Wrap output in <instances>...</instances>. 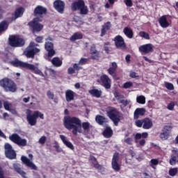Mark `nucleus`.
I'll return each mask as SVG.
<instances>
[{
  "label": "nucleus",
  "mask_w": 178,
  "mask_h": 178,
  "mask_svg": "<svg viewBox=\"0 0 178 178\" xmlns=\"http://www.w3.org/2000/svg\"><path fill=\"white\" fill-rule=\"evenodd\" d=\"M0 86L6 92H16L17 91V84L9 78L6 77L0 80Z\"/></svg>",
  "instance_id": "obj_4"
},
{
  "label": "nucleus",
  "mask_w": 178,
  "mask_h": 178,
  "mask_svg": "<svg viewBox=\"0 0 178 178\" xmlns=\"http://www.w3.org/2000/svg\"><path fill=\"white\" fill-rule=\"evenodd\" d=\"M81 69H83V67L79 66V64L74 63L73 65V67H70L68 68L67 73L68 74H74V73H76V72H79V70H81Z\"/></svg>",
  "instance_id": "obj_34"
},
{
  "label": "nucleus",
  "mask_w": 178,
  "mask_h": 178,
  "mask_svg": "<svg viewBox=\"0 0 178 178\" xmlns=\"http://www.w3.org/2000/svg\"><path fill=\"white\" fill-rule=\"evenodd\" d=\"M170 133H172V126L170 125H165L163 127L162 129V133L160 134V138L163 141H165L170 137Z\"/></svg>",
  "instance_id": "obj_13"
},
{
  "label": "nucleus",
  "mask_w": 178,
  "mask_h": 178,
  "mask_svg": "<svg viewBox=\"0 0 178 178\" xmlns=\"http://www.w3.org/2000/svg\"><path fill=\"white\" fill-rule=\"evenodd\" d=\"M139 36L145 38V40H149V34L145 31H141L139 33Z\"/></svg>",
  "instance_id": "obj_47"
},
{
  "label": "nucleus",
  "mask_w": 178,
  "mask_h": 178,
  "mask_svg": "<svg viewBox=\"0 0 178 178\" xmlns=\"http://www.w3.org/2000/svg\"><path fill=\"white\" fill-rule=\"evenodd\" d=\"M124 2L129 8H131V6H133V1L131 0H124Z\"/></svg>",
  "instance_id": "obj_60"
},
{
  "label": "nucleus",
  "mask_w": 178,
  "mask_h": 178,
  "mask_svg": "<svg viewBox=\"0 0 178 178\" xmlns=\"http://www.w3.org/2000/svg\"><path fill=\"white\" fill-rule=\"evenodd\" d=\"M119 103L122 104L123 108H126V106H127V105H129V101L124 100V99L119 100Z\"/></svg>",
  "instance_id": "obj_58"
},
{
  "label": "nucleus",
  "mask_w": 178,
  "mask_h": 178,
  "mask_svg": "<svg viewBox=\"0 0 178 178\" xmlns=\"http://www.w3.org/2000/svg\"><path fill=\"white\" fill-rule=\"evenodd\" d=\"M40 22H41L40 17H35L33 20L28 23V26L31 29L33 34H34V33H40V31H42V29H44V25L41 24Z\"/></svg>",
  "instance_id": "obj_8"
},
{
  "label": "nucleus",
  "mask_w": 178,
  "mask_h": 178,
  "mask_svg": "<svg viewBox=\"0 0 178 178\" xmlns=\"http://www.w3.org/2000/svg\"><path fill=\"white\" fill-rule=\"evenodd\" d=\"M54 43L52 42H46L44 44V49L48 52L47 55L46 56L45 59L47 60H50L49 58H52V56H55L56 51L54 49Z\"/></svg>",
  "instance_id": "obj_10"
},
{
  "label": "nucleus",
  "mask_w": 178,
  "mask_h": 178,
  "mask_svg": "<svg viewBox=\"0 0 178 178\" xmlns=\"http://www.w3.org/2000/svg\"><path fill=\"white\" fill-rule=\"evenodd\" d=\"M90 59L92 60H99V58H101V54L99 51L97 50V46L95 44H92L90 48Z\"/></svg>",
  "instance_id": "obj_19"
},
{
  "label": "nucleus",
  "mask_w": 178,
  "mask_h": 178,
  "mask_svg": "<svg viewBox=\"0 0 178 178\" xmlns=\"http://www.w3.org/2000/svg\"><path fill=\"white\" fill-rule=\"evenodd\" d=\"M133 86V83L128 81L126 82L123 84V88L127 89V88H131V87Z\"/></svg>",
  "instance_id": "obj_52"
},
{
  "label": "nucleus",
  "mask_w": 178,
  "mask_h": 178,
  "mask_svg": "<svg viewBox=\"0 0 178 178\" xmlns=\"http://www.w3.org/2000/svg\"><path fill=\"white\" fill-rule=\"evenodd\" d=\"M129 76L131 77V79H139L140 77L138 75H137V72H131Z\"/></svg>",
  "instance_id": "obj_59"
},
{
  "label": "nucleus",
  "mask_w": 178,
  "mask_h": 178,
  "mask_svg": "<svg viewBox=\"0 0 178 178\" xmlns=\"http://www.w3.org/2000/svg\"><path fill=\"white\" fill-rule=\"evenodd\" d=\"M76 40H83V33L76 32L70 38V41L72 42L76 41Z\"/></svg>",
  "instance_id": "obj_40"
},
{
  "label": "nucleus",
  "mask_w": 178,
  "mask_h": 178,
  "mask_svg": "<svg viewBox=\"0 0 178 178\" xmlns=\"http://www.w3.org/2000/svg\"><path fill=\"white\" fill-rule=\"evenodd\" d=\"M159 164V160L158 159H152L150 160V167L152 169H156V165Z\"/></svg>",
  "instance_id": "obj_43"
},
{
  "label": "nucleus",
  "mask_w": 178,
  "mask_h": 178,
  "mask_svg": "<svg viewBox=\"0 0 178 178\" xmlns=\"http://www.w3.org/2000/svg\"><path fill=\"white\" fill-rule=\"evenodd\" d=\"M33 111L30 109L26 111V120L29 126H35L37 124V120L38 118L40 119H44V114L38 111H35L33 113Z\"/></svg>",
  "instance_id": "obj_5"
},
{
  "label": "nucleus",
  "mask_w": 178,
  "mask_h": 178,
  "mask_svg": "<svg viewBox=\"0 0 178 178\" xmlns=\"http://www.w3.org/2000/svg\"><path fill=\"white\" fill-rule=\"evenodd\" d=\"M47 8L42 6H37L33 10V15L35 17H42L44 15H47Z\"/></svg>",
  "instance_id": "obj_17"
},
{
  "label": "nucleus",
  "mask_w": 178,
  "mask_h": 178,
  "mask_svg": "<svg viewBox=\"0 0 178 178\" xmlns=\"http://www.w3.org/2000/svg\"><path fill=\"white\" fill-rule=\"evenodd\" d=\"M65 98L67 102H70V101H73V99H74V92L70 90H67L65 92Z\"/></svg>",
  "instance_id": "obj_37"
},
{
  "label": "nucleus",
  "mask_w": 178,
  "mask_h": 178,
  "mask_svg": "<svg viewBox=\"0 0 178 178\" xmlns=\"http://www.w3.org/2000/svg\"><path fill=\"white\" fill-rule=\"evenodd\" d=\"M139 51L142 54H149V52H154V47L152 44H143L139 47Z\"/></svg>",
  "instance_id": "obj_21"
},
{
  "label": "nucleus",
  "mask_w": 178,
  "mask_h": 178,
  "mask_svg": "<svg viewBox=\"0 0 178 178\" xmlns=\"http://www.w3.org/2000/svg\"><path fill=\"white\" fill-rule=\"evenodd\" d=\"M112 169L115 172H119L120 170V164L119 163V152H115L113 154L112 161H111Z\"/></svg>",
  "instance_id": "obj_14"
},
{
  "label": "nucleus",
  "mask_w": 178,
  "mask_h": 178,
  "mask_svg": "<svg viewBox=\"0 0 178 178\" xmlns=\"http://www.w3.org/2000/svg\"><path fill=\"white\" fill-rule=\"evenodd\" d=\"M118 69V64L116 62H113L111 63V67H110L107 72L110 76H112L113 79H116V70Z\"/></svg>",
  "instance_id": "obj_24"
},
{
  "label": "nucleus",
  "mask_w": 178,
  "mask_h": 178,
  "mask_svg": "<svg viewBox=\"0 0 178 178\" xmlns=\"http://www.w3.org/2000/svg\"><path fill=\"white\" fill-rule=\"evenodd\" d=\"M176 104H175V102H170L168 105V106H167V109H168L169 111H173V109H175V106Z\"/></svg>",
  "instance_id": "obj_56"
},
{
  "label": "nucleus",
  "mask_w": 178,
  "mask_h": 178,
  "mask_svg": "<svg viewBox=\"0 0 178 178\" xmlns=\"http://www.w3.org/2000/svg\"><path fill=\"white\" fill-rule=\"evenodd\" d=\"M129 154L132 158H134V156H136V152H134V151L131 149L129 150Z\"/></svg>",
  "instance_id": "obj_64"
},
{
  "label": "nucleus",
  "mask_w": 178,
  "mask_h": 178,
  "mask_svg": "<svg viewBox=\"0 0 178 178\" xmlns=\"http://www.w3.org/2000/svg\"><path fill=\"white\" fill-rule=\"evenodd\" d=\"M10 141L17 144L19 147H26L27 145V140L22 138L17 134H13L9 136Z\"/></svg>",
  "instance_id": "obj_9"
},
{
  "label": "nucleus",
  "mask_w": 178,
  "mask_h": 178,
  "mask_svg": "<svg viewBox=\"0 0 178 178\" xmlns=\"http://www.w3.org/2000/svg\"><path fill=\"white\" fill-rule=\"evenodd\" d=\"M20 164L15 163L13 164V168H14V170H15V172H17V173H18V175H20V176H22V177L23 178H27V176H26V175H27L26 173V172H24L23 170H22V168L20 167Z\"/></svg>",
  "instance_id": "obj_26"
},
{
  "label": "nucleus",
  "mask_w": 178,
  "mask_h": 178,
  "mask_svg": "<svg viewBox=\"0 0 178 178\" xmlns=\"http://www.w3.org/2000/svg\"><path fill=\"white\" fill-rule=\"evenodd\" d=\"M80 15H88V7L86 6V3L83 4V6L79 9Z\"/></svg>",
  "instance_id": "obj_42"
},
{
  "label": "nucleus",
  "mask_w": 178,
  "mask_h": 178,
  "mask_svg": "<svg viewBox=\"0 0 178 178\" xmlns=\"http://www.w3.org/2000/svg\"><path fill=\"white\" fill-rule=\"evenodd\" d=\"M47 60L51 62L54 67H60V66L63 65V61H62V59H60L59 57H54L52 59L49 58V60Z\"/></svg>",
  "instance_id": "obj_25"
},
{
  "label": "nucleus",
  "mask_w": 178,
  "mask_h": 178,
  "mask_svg": "<svg viewBox=\"0 0 178 178\" xmlns=\"http://www.w3.org/2000/svg\"><path fill=\"white\" fill-rule=\"evenodd\" d=\"M47 95L49 99H54V98L55 97V95L54 94V92H51V90L47 91Z\"/></svg>",
  "instance_id": "obj_55"
},
{
  "label": "nucleus",
  "mask_w": 178,
  "mask_h": 178,
  "mask_svg": "<svg viewBox=\"0 0 178 178\" xmlns=\"http://www.w3.org/2000/svg\"><path fill=\"white\" fill-rule=\"evenodd\" d=\"M144 123V119L142 120H136L135 121V125L136 127H143Z\"/></svg>",
  "instance_id": "obj_48"
},
{
  "label": "nucleus",
  "mask_w": 178,
  "mask_h": 178,
  "mask_svg": "<svg viewBox=\"0 0 178 178\" xmlns=\"http://www.w3.org/2000/svg\"><path fill=\"white\" fill-rule=\"evenodd\" d=\"M164 86L169 91H173V90H175V86L170 82H165Z\"/></svg>",
  "instance_id": "obj_45"
},
{
  "label": "nucleus",
  "mask_w": 178,
  "mask_h": 178,
  "mask_svg": "<svg viewBox=\"0 0 178 178\" xmlns=\"http://www.w3.org/2000/svg\"><path fill=\"white\" fill-rule=\"evenodd\" d=\"M111 24L110 22H107L106 23H105L102 26L100 36L104 37V35L106 34V31L111 30Z\"/></svg>",
  "instance_id": "obj_33"
},
{
  "label": "nucleus",
  "mask_w": 178,
  "mask_h": 178,
  "mask_svg": "<svg viewBox=\"0 0 178 178\" xmlns=\"http://www.w3.org/2000/svg\"><path fill=\"white\" fill-rule=\"evenodd\" d=\"M145 143H146L145 139H142L138 141V144L139 145H140V147H144V145H145Z\"/></svg>",
  "instance_id": "obj_61"
},
{
  "label": "nucleus",
  "mask_w": 178,
  "mask_h": 178,
  "mask_svg": "<svg viewBox=\"0 0 178 178\" xmlns=\"http://www.w3.org/2000/svg\"><path fill=\"white\" fill-rule=\"evenodd\" d=\"M136 102H138V104H140L141 105H144V104H145V97L143 95L138 96L136 97Z\"/></svg>",
  "instance_id": "obj_44"
},
{
  "label": "nucleus",
  "mask_w": 178,
  "mask_h": 178,
  "mask_svg": "<svg viewBox=\"0 0 178 178\" xmlns=\"http://www.w3.org/2000/svg\"><path fill=\"white\" fill-rule=\"evenodd\" d=\"M12 104H9L8 102H3V106H4V109H6V111H10V106Z\"/></svg>",
  "instance_id": "obj_53"
},
{
  "label": "nucleus",
  "mask_w": 178,
  "mask_h": 178,
  "mask_svg": "<svg viewBox=\"0 0 178 178\" xmlns=\"http://www.w3.org/2000/svg\"><path fill=\"white\" fill-rule=\"evenodd\" d=\"M144 115H145V108H138L134 111V119L137 120V119L140 118V116H144Z\"/></svg>",
  "instance_id": "obj_28"
},
{
  "label": "nucleus",
  "mask_w": 178,
  "mask_h": 178,
  "mask_svg": "<svg viewBox=\"0 0 178 178\" xmlns=\"http://www.w3.org/2000/svg\"><path fill=\"white\" fill-rule=\"evenodd\" d=\"M35 47H38V44L33 42H31L24 51V55H25L28 58L34 59L35 55H37V54L40 51V49Z\"/></svg>",
  "instance_id": "obj_6"
},
{
  "label": "nucleus",
  "mask_w": 178,
  "mask_h": 178,
  "mask_svg": "<svg viewBox=\"0 0 178 178\" xmlns=\"http://www.w3.org/2000/svg\"><path fill=\"white\" fill-rule=\"evenodd\" d=\"M113 41L115 42V47L118 49H127V46L126 45L124 39L123 38V37H122V35H116L114 38Z\"/></svg>",
  "instance_id": "obj_11"
},
{
  "label": "nucleus",
  "mask_w": 178,
  "mask_h": 178,
  "mask_svg": "<svg viewBox=\"0 0 178 178\" xmlns=\"http://www.w3.org/2000/svg\"><path fill=\"white\" fill-rule=\"evenodd\" d=\"M9 45L14 48H22L26 45V40L17 35H12L8 38Z\"/></svg>",
  "instance_id": "obj_7"
},
{
  "label": "nucleus",
  "mask_w": 178,
  "mask_h": 178,
  "mask_svg": "<svg viewBox=\"0 0 178 178\" xmlns=\"http://www.w3.org/2000/svg\"><path fill=\"white\" fill-rule=\"evenodd\" d=\"M90 58H81L79 61V65H87V63H88V60Z\"/></svg>",
  "instance_id": "obj_49"
},
{
  "label": "nucleus",
  "mask_w": 178,
  "mask_h": 178,
  "mask_svg": "<svg viewBox=\"0 0 178 178\" xmlns=\"http://www.w3.org/2000/svg\"><path fill=\"white\" fill-rule=\"evenodd\" d=\"M4 148L6 158H8V159H16V152L12 147V145L6 143Z\"/></svg>",
  "instance_id": "obj_12"
},
{
  "label": "nucleus",
  "mask_w": 178,
  "mask_h": 178,
  "mask_svg": "<svg viewBox=\"0 0 178 178\" xmlns=\"http://www.w3.org/2000/svg\"><path fill=\"white\" fill-rule=\"evenodd\" d=\"M114 96L115 98H117L118 101H119V98H123V97H122V95H119L118 92H115Z\"/></svg>",
  "instance_id": "obj_63"
},
{
  "label": "nucleus",
  "mask_w": 178,
  "mask_h": 178,
  "mask_svg": "<svg viewBox=\"0 0 178 178\" xmlns=\"http://www.w3.org/2000/svg\"><path fill=\"white\" fill-rule=\"evenodd\" d=\"M100 81L102 82V86L106 88V90L111 89L112 86V80L109 79V76L105 74L100 76Z\"/></svg>",
  "instance_id": "obj_15"
},
{
  "label": "nucleus",
  "mask_w": 178,
  "mask_h": 178,
  "mask_svg": "<svg viewBox=\"0 0 178 178\" xmlns=\"http://www.w3.org/2000/svg\"><path fill=\"white\" fill-rule=\"evenodd\" d=\"M25 10L26 9L23 7L16 8L13 17L9 18L10 23H12V22H16V19H19V17H22Z\"/></svg>",
  "instance_id": "obj_16"
},
{
  "label": "nucleus",
  "mask_w": 178,
  "mask_h": 178,
  "mask_svg": "<svg viewBox=\"0 0 178 178\" xmlns=\"http://www.w3.org/2000/svg\"><path fill=\"white\" fill-rule=\"evenodd\" d=\"M8 27H9V22L6 20H3L0 22V33H3V31H6L8 30Z\"/></svg>",
  "instance_id": "obj_39"
},
{
  "label": "nucleus",
  "mask_w": 178,
  "mask_h": 178,
  "mask_svg": "<svg viewBox=\"0 0 178 178\" xmlns=\"http://www.w3.org/2000/svg\"><path fill=\"white\" fill-rule=\"evenodd\" d=\"M60 138L67 148H70L72 151H74V146L70 141L67 140V138H66V136L64 135H60Z\"/></svg>",
  "instance_id": "obj_29"
},
{
  "label": "nucleus",
  "mask_w": 178,
  "mask_h": 178,
  "mask_svg": "<svg viewBox=\"0 0 178 178\" xmlns=\"http://www.w3.org/2000/svg\"><path fill=\"white\" fill-rule=\"evenodd\" d=\"M107 45H111V42H104V47L106 54H109V47H107Z\"/></svg>",
  "instance_id": "obj_54"
},
{
  "label": "nucleus",
  "mask_w": 178,
  "mask_h": 178,
  "mask_svg": "<svg viewBox=\"0 0 178 178\" xmlns=\"http://www.w3.org/2000/svg\"><path fill=\"white\" fill-rule=\"evenodd\" d=\"M90 161H92L93 168H95V169H97L98 170H102V169H104V167H102V165L98 163V161H97V158H95V156H91L90 157Z\"/></svg>",
  "instance_id": "obj_31"
},
{
  "label": "nucleus",
  "mask_w": 178,
  "mask_h": 178,
  "mask_svg": "<svg viewBox=\"0 0 178 178\" xmlns=\"http://www.w3.org/2000/svg\"><path fill=\"white\" fill-rule=\"evenodd\" d=\"M95 120L97 123H98V124H99L100 126H102L103 124H105L108 123V122H109V120H108V118L101 115H97L95 117Z\"/></svg>",
  "instance_id": "obj_30"
},
{
  "label": "nucleus",
  "mask_w": 178,
  "mask_h": 178,
  "mask_svg": "<svg viewBox=\"0 0 178 178\" xmlns=\"http://www.w3.org/2000/svg\"><path fill=\"white\" fill-rule=\"evenodd\" d=\"M159 23L162 29H168L170 25L168 21L166 15H163L159 19Z\"/></svg>",
  "instance_id": "obj_27"
},
{
  "label": "nucleus",
  "mask_w": 178,
  "mask_h": 178,
  "mask_svg": "<svg viewBox=\"0 0 178 178\" xmlns=\"http://www.w3.org/2000/svg\"><path fill=\"white\" fill-rule=\"evenodd\" d=\"M134 138L136 143H138V140H141V138L144 140L145 138H148V132H143L142 134L136 133L134 136Z\"/></svg>",
  "instance_id": "obj_36"
},
{
  "label": "nucleus",
  "mask_w": 178,
  "mask_h": 178,
  "mask_svg": "<svg viewBox=\"0 0 178 178\" xmlns=\"http://www.w3.org/2000/svg\"><path fill=\"white\" fill-rule=\"evenodd\" d=\"M35 41L38 44H42L44 42V36H37Z\"/></svg>",
  "instance_id": "obj_51"
},
{
  "label": "nucleus",
  "mask_w": 178,
  "mask_h": 178,
  "mask_svg": "<svg viewBox=\"0 0 178 178\" xmlns=\"http://www.w3.org/2000/svg\"><path fill=\"white\" fill-rule=\"evenodd\" d=\"M45 143H47V136H43L40 137L38 140V143L41 144V145H44V144H45Z\"/></svg>",
  "instance_id": "obj_50"
},
{
  "label": "nucleus",
  "mask_w": 178,
  "mask_h": 178,
  "mask_svg": "<svg viewBox=\"0 0 178 178\" xmlns=\"http://www.w3.org/2000/svg\"><path fill=\"white\" fill-rule=\"evenodd\" d=\"M124 33L128 38H133V35L134 33H133V30L129 27H125L123 30Z\"/></svg>",
  "instance_id": "obj_41"
},
{
  "label": "nucleus",
  "mask_w": 178,
  "mask_h": 178,
  "mask_svg": "<svg viewBox=\"0 0 178 178\" xmlns=\"http://www.w3.org/2000/svg\"><path fill=\"white\" fill-rule=\"evenodd\" d=\"M178 163V149H172L171 156L170 159V165H172V166H175Z\"/></svg>",
  "instance_id": "obj_22"
},
{
  "label": "nucleus",
  "mask_w": 178,
  "mask_h": 178,
  "mask_svg": "<svg viewBox=\"0 0 178 178\" xmlns=\"http://www.w3.org/2000/svg\"><path fill=\"white\" fill-rule=\"evenodd\" d=\"M86 3L83 0H78L76 1H73L71 4V10L72 12H77Z\"/></svg>",
  "instance_id": "obj_23"
},
{
  "label": "nucleus",
  "mask_w": 178,
  "mask_h": 178,
  "mask_svg": "<svg viewBox=\"0 0 178 178\" xmlns=\"http://www.w3.org/2000/svg\"><path fill=\"white\" fill-rule=\"evenodd\" d=\"M178 169L177 168H170L168 171L170 176L174 177L177 175Z\"/></svg>",
  "instance_id": "obj_46"
},
{
  "label": "nucleus",
  "mask_w": 178,
  "mask_h": 178,
  "mask_svg": "<svg viewBox=\"0 0 178 178\" xmlns=\"http://www.w3.org/2000/svg\"><path fill=\"white\" fill-rule=\"evenodd\" d=\"M0 178H5V175L3 173V170L2 167H0Z\"/></svg>",
  "instance_id": "obj_62"
},
{
  "label": "nucleus",
  "mask_w": 178,
  "mask_h": 178,
  "mask_svg": "<svg viewBox=\"0 0 178 178\" xmlns=\"http://www.w3.org/2000/svg\"><path fill=\"white\" fill-rule=\"evenodd\" d=\"M153 123L152 120L148 118H143V129H145V130H149L151 127H152Z\"/></svg>",
  "instance_id": "obj_32"
},
{
  "label": "nucleus",
  "mask_w": 178,
  "mask_h": 178,
  "mask_svg": "<svg viewBox=\"0 0 178 178\" xmlns=\"http://www.w3.org/2000/svg\"><path fill=\"white\" fill-rule=\"evenodd\" d=\"M65 2H63L62 0H56L54 2V9L58 12V13H60V15H63V13H65Z\"/></svg>",
  "instance_id": "obj_18"
},
{
  "label": "nucleus",
  "mask_w": 178,
  "mask_h": 178,
  "mask_svg": "<svg viewBox=\"0 0 178 178\" xmlns=\"http://www.w3.org/2000/svg\"><path fill=\"white\" fill-rule=\"evenodd\" d=\"M21 161L26 165L28 168H30L32 170H37L38 168L35 164L31 162L29 158L26 157V156H22L21 157Z\"/></svg>",
  "instance_id": "obj_20"
},
{
  "label": "nucleus",
  "mask_w": 178,
  "mask_h": 178,
  "mask_svg": "<svg viewBox=\"0 0 178 178\" xmlns=\"http://www.w3.org/2000/svg\"><path fill=\"white\" fill-rule=\"evenodd\" d=\"M89 94L92 97H95V98H100L101 95H102V91L98 89H92L89 90Z\"/></svg>",
  "instance_id": "obj_38"
},
{
  "label": "nucleus",
  "mask_w": 178,
  "mask_h": 178,
  "mask_svg": "<svg viewBox=\"0 0 178 178\" xmlns=\"http://www.w3.org/2000/svg\"><path fill=\"white\" fill-rule=\"evenodd\" d=\"M9 63L14 67H19L20 69H26V70H31V72H33L35 74H38L39 76L44 77V73H42V72H41V70L38 69V67H35V65L33 64L20 61L17 58H15L14 60L9 61Z\"/></svg>",
  "instance_id": "obj_2"
},
{
  "label": "nucleus",
  "mask_w": 178,
  "mask_h": 178,
  "mask_svg": "<svg viewBox=\"0 0 178 178\" xmlns=\"http://www.w3.org/2000/svg\"><path fill=\"white\" fill-rule=\"evenodd\" d=\"M103 136L105 138H111L113 136V131L111 127H106L103 131Z\"/></svg>",
  "instance_id": "obj_35"
},
{
  "label": "nucleus",
  "mask_w": 178,
  "mask_h": 178,
  "mask_svg": "<svg viewBox=\"0 0 178 178\" xmlns=\"http://www.w3.org/2000/svg\"><path fill=\"white\" fill-rule=\"evenodd\" d=\"M64 126L67 130H72L74 136H77V133H83L82 129H83V134L87 136L90 133V127L91 125L90 122H85L81 124V120L77 117L67 116L64 118Z\"/></svg>",
  "instance_id": "obj_1"
},
{
  "label": "nucleus",
  "mask_w": 178,
  "mask_h": 178,
  "mask_svg": "<svg viewBox=\"0 0 178 178\" xmlns=\"http://www.w3.org/2000/svg\"><path fill=\"white\" fill-rule=\"evenodd\" d=\"M124 143L128 145H133V138H127L124 139Z\"/></svg>",
  "instance_id": "obj_57"
},
{
  "label": "nucleus",
  "mask_w": 178,
  "mask_h": 178,
  "mask_svg": "<svg viewBox=\"0 0 178 178\" xmlns=\"http://www.w3.org/2000/svg\"><path fill=\"white\" fill-rule=\"evenodd\" d=\"M107 116L112 120L115 126H118L119 122L123 119V114L116 108L112 106L107 107Z\"/></svg>",
  "instance_id": "obj_3"
}]
</instances>
